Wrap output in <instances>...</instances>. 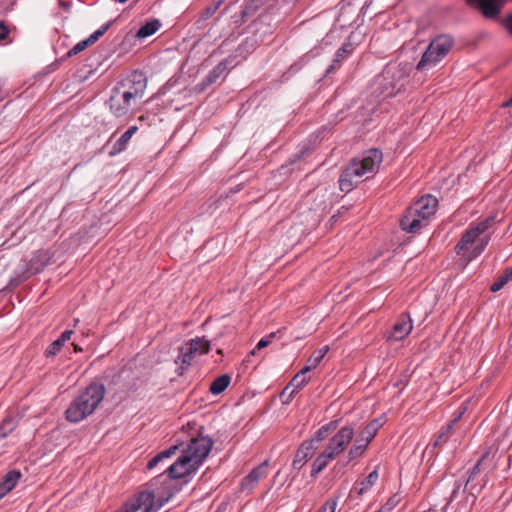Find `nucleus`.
<instances>
[{"instance_id": "45", "label": "nucleus", "mask_w": 512, "mask_h": 512, "mask_svg": "<svg viewBox=\"0 0 512 512\" xmlns=\"http://www.w3.org/2000/svg\"><path fill=\"white\" fill-rule=\"evenodd\" d=\"M340 419H335L330 421L328 424L322 426V433L323 432H330L337 428L338 423Z\"/></svg>"}, {"instance_id": "58", "label": "nucleus", "mask_w": 512, "mask_h": 512, "mask_svg": "<svg viewBox=\"0 0 512 512\" xmlns=\"http://www.w3.org/2000/svg\"><path fill=\"white\" fill-rule=\"evenodd\" d=\"M423 512H430V511H423Z\"/></svg>"}, {"instance_id": "19", "label": "nucleus", "mask_w": 512, "mask_h": 512, "mask_svg": "<svg viewBox=\"0 0 512 512\" xmlns=\"http://www.w3.org/2000/svg\"><path fill=\"white\" fill-rule=\"evenodd\" d=\"M232 61L229 59L222 60L218 65H216L205 77L203 83L205 85H211L218 81L222 76H224L228 71V65L231 64Z\"/></svg>"}, {"instance_id": "26", "label": "nucleus", "mask_w": 512, "mask_h": 512, "mask_svg": "<svg viewBox=\"0 0 512 512\" xmlns=\"http://www.w3.org/2000/svg\"><path fill=\"white\" fill-rule=\"evenodd\" d=\"M381 426V423L378 420H374L370 422L362 431L360 438L365 440L368 444L372 441V439L377 434V431L379 427Z\"/></svg>"}, {"instance_id": "2", "label": "nucleus", "mask_w": 512, "mask_h": 512, "mask_svg": "<svg viewBox=\"0 0 512 512\" xmlns=\"http://www.w3.org/2000/svg\"><path fill=\"white\" fill-rule=\"evenodd\" d=\"M212 446L213 440L207 436L191 439L182 450V455L168 467L169 478L180 479L197 471L210 453Z\"/></svg>"}, {"instance_id": "32", "label": "nucleus", "mask_w": 512, "mask_h": 512, "mask_svg": "<svg viewBox=\"0 0 512 512\" xmlns=\"http://www.w3.org/2000/svg\"><path fill=\"white\" fill-rule=\"evenodd\" d=\"M114 88L121 95V97L124 98V100L128 103V105L131 108L133 106H135L141 100V98L134 96L133 94H131V92L124 91V89H121L118 87H114Z\"/></svg>"}, {"instance_id": "56", "label": "nucleus", "mask_w": 512, "mask_h": 512, "mask_svg": "<svg viewBox=\"0 0 512 512\" xmlns=\"http://www.w3.org/2000/svg\"><path fill=\"white\" fill-rule=\"evenodd\" d=\"M325 465H326V463L321 464L322 469L325 467Z\"/></svg>"}, {"instance_id": "29", "label": "nucleus", "mask_w": 512, "mask_h": 512, "mask_svg": "<svg viewBox=\"0 0 512 512\" xmlns=\"http://www.w3.org/2000/svg\"><path fill=\"white\" fill-rule=\"evenodd\" d=\"M379 479L377 469L373 470L363 481L360 483L358 494H363L365 491L370 489Z\"/></svg>"}, {"instance_id": "15", "label": "nucleus", "mask_w": 512, "mask_h": 512, "mask_svg": "<svg viewBox=\"0 0 512 512\" xmlns=\"http://www.w3.org/2000/svg\"><path fill=\"white\" fill-rule=\"evenodd\" d=\"M268 461L262 462L255 467L243 480L241 486L243 489H252L262 478L267 475Z\"/></svg>"}, {"instance_id": "33", "label": "nucleus", "mask_w": 512, "mask_h": 512, "mask_svg": "<svg viewBox=\"0 0 512 512\" xmlns=\"http://www.w3.org/2000/svg\"><path fill=\"white\" fill-rule=\"evenodd\" d=\"M111 22H107L102 25L99 29L93 32L86 40L90 45L94 44L105 32L109 29Z\"/></svg>"}, {"instance_id": "16", "label": "nucleus", "mask_w": 512, "mask_h": 512, "mask_svg": "<svg viewBox=\"0 0 512 512\" xmlns=\"http://www.w3.org/2000/svg\"><path fill=\"white\" fill-rule=\"evenodd\" d=\"M109 107L111 112L116 117L125 116L131 109L128 103L124 100V98L121 97V95L116 91L115 88H113L112 94L109 99Z\"/></svg>"}, {"instance_id": "54", "label": "nucleus", "mask_w": 512, "mask_h": 512, "mask_svg": "<svg viewBox=\"0 0 512 512\" xmlns=\"http://www.w3.org/2000/svg\"><path fill=\"white\" fill-rule=\"evenodd\" d=\"M512 105V97L505 103V106H511Z\"/></svg>"}, {"instance_id": "11", "label": "nucleus", "mask_w": 512, "mask_h": 512, "mask_svg": "<svg viewBox=\"0 0 512 512\" xmlns=\"http://www.w3.org/2000/svg\"><path fill=\"white\" fill-rule=\"evenodd\" d=\"M353 37L354 34L351 33L348 41L344 42L336 51L332 64L325 71V77H329L331 74L335 73L342 66L343 62L351 56L355 49V44L351 41Z\"/></svg>"}, {"instance_id": "24", "label": "nucleus", "mask_w": 512, "mask_h": 512, "mask_svg": "<svg viewBox=\"0 0 512 512\" xmlns=\"http://www.w3.org/2000/svg\"><path fill=\"white\" fill-rule=\"evenodd\" d=\"M510 281H512V266L510 268H506L504 272L496 278L494 283L491 285L490 290L492 292H498Z\"/></svg>"}, {"instance_id": "50", "label": "nucleus", "mask_w": 512, "mask_h": 512, "mask_svg": "<svg viewBox=\"0 0 512 512\" xmlns=\"http://www.w3.org/2000/svg\"><path fill=\"white\" fill-rule=\"evenodd\" d=\"M7 96V92L3 89V84L0 81V101H2Z\"/></svg>"}, {"instance_id": "35", "label": "nucleus", "mask_w": 512, "mask_h": 512, "mask_svg": "<svg viewBox=\"0 0 512 512\" xmlns=\"http://www.w3.org/2000/svg\"><path fill=\"white\" fill-rule=\"evenodd\" d=\"M222 4V1L215 2L211 5H209L201 14L200 20H207L211 16H213L216 11L219 9L220 5Z\"/></svg>"}, {"instance_id": "34", "label": "nucleus", "mask_w": 512, "mask_h": 512, "mask_svg": "<svg viewBox=\"0 0 512 512\" xmlns=\"http://www.w3.org/2000/svg\"><path fill=\"white\" fill-rule=\"evenodd\" d=\"M275 337H276V333H270V334L264 336L263 338H261L259 340V342L257 343L256 347L251 351L250 354L255 355L257 350H261V349L269 346Z\"/></svg>"}, {"instance_id": "59", "label": "nucleus", "mask_w": 512, "mask_h": 512, "mask_svg": "<svg viewBox=\"0 0 512 512\" xmlns=\"http://www.w3.org/2000/svg\"><path fill=\"white\" fill-rule=\"evenodd\" d=\"M442 512H445V511L442 510Z\"/></svg>"}, {"instance_id": "4", "label": "nucleus", "mask_w": 512, "mask_h": 512, "mask_svg": "<svg viewBox=\"0 0 512 512\" xmlns=\"http://www.w3.org/2000/svg\"><path fill=\"white\" fill-rule=\"evenodd\" d=\"M438 200L432 195H426L418 199L407 208L400 219L402 230L407 233H418L428 225L429 219L435 214Z\"/></svg>"}, {"instance_id": "21", "label": "nucleus", "mask_w": 512, "mask_h": 512, "mask_svg": "<svg viewBox=\"0 0 512 512\" xmlns=\"http://www.w3.org/2000/svg\"><path fill=\"white\" fill-rule=\"evenodd\" d=\"M314 364L302 368L289 382V386L296 392L307 382L306 374L310 372L312 367H315L320 362V356H315L313 359Z\"/></svg>"}, {"instance_id": "17", "label": "nucleus", "mask_w": 512, "mask_h": 512, "mask_svg": "<svg viewBox=\"0 0 512 512\" xmlns=\"http://www.w3.org/2000/svg\"><path fill=\"white\" fill-rule=\"evenodd\" d=\"M406 72L403 68L399 66L395 67H387L381 74H380V81L384 82L389 81L392 84L396 83H403V86L406 82Z\"/></svg>"}, {"instance_id": "31", "label": "nucleus", "mask_w": 512, "mask_h": 512, "mask_svg": "<svg viewBox=\"0 0 512 512\" xmlns=\"http://www.w3.org/2000/svg\"><path fill=\"white\" fill-rule=\"evenodd\" d=\"M400 502V497L398 495L391 496L385 504H383L377 511L375 512H391Z\"/></svg>"}, {"instance_id": "23", "label": "nucleus", "mask_w": 512, "mask_h": 512, "mask_svg": "<svg viewBox=\"0 0 512 512\" xmlns=\"http://www.w3.org/2000/svg\"><path fill=\"white\" fill-rule=\"evenodd\" d=\"M231 378L228 374H223L217 377L210 385L209 391L213 395L222 393L230 384Z\"/></svg>"}, {"instance_id": "25", "label": "nucleus", "mask_w": 512, "mask_h": 512, "mask_svg": "<svg viewBox=\"0 0 512 512\" xmlns=\"http://www.w3.org/2000/svg\"><path fill=\"white\" fill-rule=\"evenodd\" d=\"M179 446L178 445H173L171 446L170 448L160 452L159 454H157L155 457H153L147 464V468L148 469H153L154 467L157 466V464L159 462H161L162 460L164 459H168L170 458L172 455H174L176 453V451L178 450Z\"/></svg>"}, {"instance_id": "51", "label": "nucleus", "mask_w": 512, "mask_h": 512, "mask_svg": "<svg viewBox=\"0 0 512 512\" xmlns=\"http://www.w3.org/2000/svg\"><path fill=\"white\" fill-rule=\"evenodd\" d=\"M45 265H46V262H42L39 265L38 264L37 265L34 264V265H32V267H33L35 272H39V271H41L43 269V267Z\"/></svg>"}, {"instance_id": "8", "label": "nucleus", "mask_w": 512, "mask_h": 512, "mask_svg": "<svg viewBox=\"0 0 512 512\" xmlns=\"http://www.w3.org/2000/svg\"><path fill=\"white\" fill-rule=\"evenodd\" d=\"M353 435V428L348 426L342 427L337 434L330 439L328 445L324 451H322V457L329 460L334 459L345 450L346 446L352 440Z\"/></svg>"}, {"instance_id": "47", "label": "nucleus", "mask_w": 512, "mask_h": 512, "mask_svg": "<svg viewBox=\"0 0 512 512\" xmlns=\"http://www.w3.org/2000/svg\"><path fill=\"white\" fill-rule=\"evenodd\" d=\"M8 34V28L4 25L2 21H0V41L6 39L8 37Z\"/></svg>"}, {"instance_id": "12", "label": "nucleus", "mask_w": 512, "mask_h": 512, "mask_svg": "<svg viewBox=\"0 0 512 512\" xmlns=\"http://www.w3.org/2000/svg\"><path fill=\"white\" fill-rule=\"evenodd\" d=\"M413 329L412 320L407 313H402L397 318L395 324L392 327V331L388 336V339H392L395 341L403 340L406 336H408Z\"/></svg>"}, {"instance_id": "38", "label": "nucleus", "mask_w": 512, "mask_h": 512, "mask_svg": "<svg viewBox=\"0 0 512 512\" xmlns=\"http://www.w3.org/2000/svg\"><path fill=\"white\" fill-rule=\"evenodd\" d=\"M89 45L90 44L88 43V41L86 39L83 41H80L73 48H71L68 51L67 56L68 57L75 56V55L79 54L80 52L84 51Z\"/></svg>"}, {"instance_id": "40", "label": "nucleus", "mask_w": 512, "mask_h": 512, "mask_svg": "<svg viewBox=\"0 0 512 512\" xmlns=\"http://www.w3.org/2000/svg\"><path fill=\"white\" fill-rule=\"evenodd\" d=\"M14 429V423L12 419L6 418L3 420L1 426H0V432L2 436H6L8 432H11Z\"/></svg>"}, {"instance_id": "18", "label": "nucleus", "mask_w": 512, "mask_h": 512, "mask_svg": "<svg viewBox=\"0 0 512 512\" xmlns=\"http://www.w3.org/2000/svg\"><path fill=\"white\" fill-rule=\"evenodd\" d=\"M21 473L18 470L7 472L0 482V499L7 495L18 483Z\"/></svg>"}, {"instance_id": "5", "label": "nucleus", "mask_w": 512, "mask_h": 512, "mask_svg": "<svg viewBox=\"0 0 512 512\" xmlns=\"http://www.w3.org/2000/svg\"><path fill=\"white\" fill-rule=\"evenodd\" d=\"M454 46V39L448 34H441L433 38L423 53L416 69L425 70L436 66L442 61Z\"/></svg>"}, {"instance_id": "37", "label": "nucleus", "mask_w": 512, "mask_h": 512, "mask_svg": "<svg viewBox=\"0 0 512 512\" xmlns=\"http://www.w3.org/2000/svg\"><path fill=\"white\" fill-rule=\"evenodd\" d=\"M63 345L64 344L59 339H56L47 347L45 350V355L47 357L55 356L58 352H60Z\"/></svg>"}, {"instance_id": "46", "label": "nucleus", "mask_w": 512, "mask_h": 512, "mask_svg": "<svg viewBox=\"0 0 512 512\" xmlns=\"http://www.w3.org/2000/svg\"><path fill=\"white\" fill-rule=\"evenodd\" d=\"M38 260L39 262H46L47 263V255L46 253H38L34 256V258L32 259V265L34 264H37L38 263Z\"/></svg>"}, {"instance_id": "13", "label": "nucleus", "mask_w": 512, "mask_h": 512, "mask_svg": "<svg viewBox=\"0 0 512 512\" xmlns=\"http://www.w3.org/2000/svg\"><path fill=\"white\" fill-rule=\"evenodd\" d=\"M471 7L479 9L486 18L496 17L503 6L501 0H466Z\"/></svg>"}, {"instance_id": "6", "label": "nucleus", "mask_w": 512, "mask_h": 512, "mask_svg": "<svg viewBox=\"0 0 512 512\" xmlns=\"http://www.w3.org/2000/svg\"><path fill=\"white\" fill-rule=\"evenodd\" d=\"M210 350V343L205 338L196 337L184 343L179 347V355L176 363L179 364V375H182L184 370L189 367L193 361Z\"/></svg>"}, {"instance_id": "36", "label": "nucleus", "mask_w": 512, "mask_h": 512, "mask_svg": "<svg viewBox=\"0 0 512 512\" xmlns=\"http://www.w3.org/2000/svg\"><path fill=\"white\" fill-rule=\"evenodd\" d=\"M296 391L287 385L280 393V400L283 404H288L292 401Z\"/></svg>"}, {"instance_id": "9", "label": "nucleus", "mask_w": 512, "mask_h": 512, "mask_svg": "<svg viewBox=\"0 0 512 512\" xmlns=\"http://www.w3.org/2000/svg\"><path fill=\"white\" fill-rule=\"evenodd\" d=\"M320 448V429L315 431L314 436L304 441L298 449L293 460V467L300 469L309 459L313 458Z\"/></svg>"}, {"instance_id": "57", "label": "nucleus", "mask_w": 512, "mask_h": 512, "mask_svg": "<svg viewBox=\"0 0 512 512\" xmlns=\"http://www.w3.org/2000/svg\"><path fill=\"white\" fill-rule=\"evenodd\" d=\"M316 512H320V510H317Z\"/></svg>"}, {"instance_id": "7", "label": "nucleus", "mask_w": 512, "mask_h": 512, "mask_svg": "<svg viewBox=\"0 0 512 512\" xmlns=\"http://www.w3.org/2000/svg\"><path fill=\"white\" fill-rule=\"evenodd\" d=\"M494 223L495 217L489 216L479 221L477 224L471 225L455 246L456 253L458 255H464L465 252L469 250L470 245L475 243L477 238L484 234Z\"/></svg>"}, {"instance_id": "52", "label": "nucleus", "mask_w": 512, "mask_h": 512, "mask_svg": "<svg viewBox=\"0 0 512 512\" xmlns=\"http://www.w3.org/2000/svg\"><path fill=\"white\" fill-rule=\"evenodd\" d=\"M506 27L512 33V14L506 19Z\"/></svg>"}, {"instance_id": "44", "label": "nucleus", "mask_w": 512, "mask_h": 512, "mask_svg": "<svg viewBox=\"0 0 512 512\" xmlns=\"http://www.w3.org/2000/svg\"><path fill=\"white\" fill-rule=\"evenodd\" d=\"M461 486H462L461 482H459V481L455 482L454 489H453V491L451 493L450 499L447 502V504L444 506L443 511H446L447 507L449 506V504L456 498V496H457Z\"/></svg>"}, {"instance_id": "42", "label": "nucleus", "mask_w": 512, "mask_h": 512, "mask_svg": "<svg viewBox=\"0 0 512 512\" xmlns=\"http://www.w3.org/2000/svg\"><path fill=\"white\" fill-rule=\"evenodd\" d=\"M336 506L337 500L333 498L329 499L322 505V512H335Z\"/></svg>"}, {"instance_id": "27", "label": "nucleus", "mask_w": 512, "mask_h": 512, "mask_svg": "<svg viewBox=\"0 0 512 512\" xmlns=\"http://www.w3.org/2000/svg\"><path fill=\"white\" fill-rule=\"evenodd\" d=\"M160 27L158 21H151L140 27L137 31L136 36L139 39H143L153 35Z\"/></svg>"}, {"instance_id": "39", "label": "nucleus", "mask_w": 512, "mask_h": 512, "mask_svg": "<svg viewBox=\"0 0 512 512\" xmlns=\"http://www.w3.org/2000/svg\"><path fill=\"white\" fill-rule=\"evenodd\" d=\"M489 240H490L489 236H484L483 238H481L479 244L475 247V249L473 250V253L470 257L472 258V257H476L477 255H479L485 249Z\"/></svg>"}, {"instance_id": "43", "label": "nucleus", "mask_w": 512, "mask_h": 512, "mask_svg": "<svg viewBox=\"0 0 512 512\" xmlns=\"http://www.w3.org/2000/svg\"><path fill=\"white\" fill-rule=\"evenodd\" d=\"M336 36L338 38H341V36H339L338 30L336 28H333L329 33H327V35L325 36V38L322 39V41H324L325 45L331 44L332 40H334Z\"/></svg>"}, {"instance_id": "28", "label": "nucleus", "mask_w": 512, "mask_h": 512, "mask_svg": "<svg viewBox=\"0 0 512 512\" xmlns=\"http://www.w3.org/2000/svg\"><path fill=\"white\" fill-rule=\"evenodd\" d=\"M368 445L369 444L362 438L359 437L358 439H356L353 446L349 450L350 459H355V458L360 457L364 453V451L366 450Z\"/></svg>"}, {"instance_id": "48", "label": "nucleus", "mask_w": 512, "mask_h": 512, "mask_svg": "<svg viewBox=\"0 0 512 512\" xmlns=\"http://www.w3.org/2000/svg\"><path fill=\"white\" fill-rule=\"evenodd\" d=\"M72 334V330H66L61 334V336L58 339L64 344L66 341L71 339Z\"/></svg>"}, {"instance_id": "3", "label": "nucleus", "mask_w": 512, "mask_h": 512, "mask_svg": "<svg viewBox=\"0 0 512 512\" xmlns=\"http://www.w3.org/2000/svg\"><path fill=\"white\" fill-rule=\"evenodd\" d=\"M105 393V386L101 383L88 385L66 409V420L70 423H79L92 415L103 401Z\"/></svg>"}, {"instance_id": "55", "label": "nucleus", "mask_w": 512, "mask_h": 512, "mask_svg": "<svg viewBox=\"0 0 512 512\" xmlns=\"http://www.w3.org/2000/svg\"><path fill=\"white\" fill-rule=\"evenodd\" d=\"M75 351H81V348H79L77 345L74 344Z\"/></svg>"}, {"instance_id": "41", "label": "nucleus", "mask_w": 512, "mask_h": 512, "mask_svg": "<svg viewBox=\"0 0 512 512\" xmlns=\"http://www.w3.org/2000/svg\"><path fill=\"white\" fill-rule=\"evenodd\" d=\"M350 10H351V8H350V7H348L347 9H345V8H342V9H341V13H340L339 17H338V18H337V20H336L337 24H338L341 28H343V27H345V26H347V25H350V22H348V20L344 19L345 14L350 13Z\"/></svg>"}, {"instance_id": "22", "label": "nucleus", "mask_w": 512, "mask_h": 512, "mask_svg": "<svg viewBox=\"0 0 512 512\" xmlns=\"http://www.w3.org/2000/svg\"><path fill=\"white\" fill-rule=\"evenodd\" d=\"M136 131H137L136 126H132L128 130H126L120 136V138L114 143L110 154L115 155V154L122 152L126 148L127 143L130 141L131 137L135 134Z\"/></svg>"}, {"instance_id": "30", "label": "nucleus", "mask_w": 512, "mask_h": 512, "mask_svg": "<svg viewBox=\"0 0 512 512\" xmlns=\"http://www.w3.org/2000/svg\"><path fill=\"white\" fill-rule=\"evenodd\" d=\"M488 452L484 453L481 458L477 461L472 469L468 471V479L465 482V486H467L470 482H472L476 475H478L481 471V466L484 464L485 459L488 456Z\"/></svg>"}, {"instance_id": "14", "label": "nucleus", "mask_w": 512, "mask_h": 512, "mask_svg": "<svg viewBox=\"0 0 512 512\" xmlns=\"http://www.w3.org/2000/svg\"><path fill=\"white\" fill-rule=\"evenodd\" d=\"M403 88V83L392 84L389 81H380V75H378L373 83V92L377 93L379 97L383 99L396 95Z\"/></svg>"}, {"instance_id": "49", "label": "nucleus", "mask_w": 512, "mask_h": 512, "mask_svg": "<svg viewBox=\"0 0 512 512\" xmlns=\"http://www.w3.org/2000/svg\"><path fill=\"white\" fill-rule=\"evenodd\" d=\"M319 458H320V456H317L316 460L313 463V468H312V472H311L312 476H315L320 472V463H318Z\"/></svg>"}, {"instance_id": "53", "label": "nucleus", "mask_w": 512, "mask_h": 512, "mask_svg": "<svg viewBox=\"0 0 512 512\" xmlns=\"http://www.w3.org/2000/svg\"><path fill=\"white\" fill-rule=\"evenodd\" d=\"M329 350V347L328 346H325L324 348H322V354H321V357L323 358L326 354V352H328Z\"/></svg>"}, {"instance_id": "1", "label": "nucleus", "mask_w": 512, "mask_h": 512, "mask_svg": "<svg viewBox=\"0 0 512 512\" xmlns=\"http://www.w3.org/2000/svg\"><path fill=\"white\" fill-rule=\"evenodd\" d=\"M382 161L383 153L376 148L366 150L353 158L339 177L340 190L350 192L362 181L372 178L378 172Z\"/></svg>"}, {"instance_id": "20", "label": "nucleus", "mask_w": 512, "mask_h": 512, "mask_svg": "<svg viewBox=\"0 0 512 512\" xmlns=\"http://www.w3.org/2000/svg\"><path fill=\"white\" fill-rule=\"evenodd\" d=\"M464 411H465V409L460 411L459 414L453 420H451L447 425L443 426L440 429V431L437 435V438L433 444L434 447L442 446L443 444H445L448 441L455 424L460 420Z\"/></svg>"}, {"instance_id": "10", "label": "nucleus", "mask_w": 512, "mask_h": 512, "mask_svg": "<svg viewBox=\"0 0 512 512\" xmlns=\"http://www.w3.org/2000/svg\"><path fill=\"white\" fill-rule=\"evenodd\" d=\"M116 87L131 92L134 96L142 99L147 87V78L143 73L135 71L126 79L119 82Z\"/></svg>"}]
</instances>
